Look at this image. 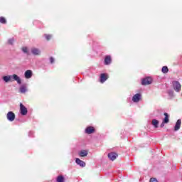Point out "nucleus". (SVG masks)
<instances>
[{
	"mask_svg": "<svg viewBox=\"0 0 182 182\" xmlns=\"http://www.w3.org/2000/svg\"><path fill=\"white\" fill-rule=\"evenodd\" d=\"M12 79L16 80V82H17L18 85H21V83H22V80H21V77H19V76H18V75L16 74L3 77V80L6 82V83H8V82H12Z\"/></svg>",
	"mask_w": 182,
	"mask_h": 182,
	"instance_id": "1",
	"label": "nucleus"
},
{
	"mask_svg": "<svg viewBox=\"0 0 182 182\" xmlns=\"http://www.w3.org/2000/svg\"><path fill=\"white\" fill-rule=\"evenodd\" d=\"M173 87L176 92H179L180 90H181V85L178 81L173 82Z\"/></svg>",
	"mask_w": 182,
	"mask_h": 182,
	"instance_id": "2",
	"label": "nucleus"
},
{
	"mask_svg": "<svg viewBox=\"0 0 182 182\" xmlns=\"http://www.w3.org/2000/svg\"><path fill=\"white\" fill-rule=\"evenodd\" d=\"M20 112L22 116H26L28 114V109L25 107L23 103L20 104Z\"/></svg>",
	"mask_w": 182,
	"mask_h": 182,
	"instance_id": "3",
	"label": "nucleus"
},
{
	"mask_svg": "<svg viewBox=\"0 0 182 182\" xmlns=\"http://www.w3.org/2000/svg\"><path fill=\"white\" fill-rule=\"evenodd\" d=\"M153 82V80L151 77H148L142 80L141 85L144 86H146L147 85H151V82Z\"/></svg>",
	"mask_w": 182,
	"mask_h": 182,
	"instance_id": "4",
	"label": "nucleus"
},
{
	"mask_svg": "<svg viewBox=\"0 0 182 182\" xmlns=\"http://www.w3.org/2000/svg\"><path fill=\"white\" fill-rule=\"evenodd\" d=\"M7 120L9 122H14L15 120V113L14 112H9L6 115Z\"/></svg>",
	"mask_w": 182,
	"mask_h": 182,
	"instance_id": "5",
	"label": "nucleus"
},
{
	"mask_svg": "<svg viewBox=\"0 0 182 182\" xmlns=\"http://www.w3.org/2000/svg\"><path fill=\"white\" fill-rule=\"evenodd\" d=\"M140 99H141V95L140 94H136L132 97V101L134 103H139L140 102Z\"/></svg>",
	"mask_w": 182,
	"mask_h": 182,
	"instance_id": "6",
	"label": "nucleus"
},
{
	"mask_svg": "<svg viewBox=\"0 0 182 182\" xmlns=\"http://www.w3.org/2000/svg\"><path fill=\"white\" fill-rule=\"evenodd\" d=\"M75 163L80 167H86V163L80 160L79 158L75 159Z\"/></svg>",
	"mask_w": 182,
	"mask_h": 182,
	"instance_id": "7",
	"label": "nucleus"
},
{
	"mask_svg": "<svg viewBox=\"0 0 182 182\" xmlns=\"http://www.w3.org/2000/svg\"><path fill=\"white\" fill-rule=\"evenodd\" d=\"M108 158L109 159V160H112V161H114V160H116V159H117V154L114 152H111L108 154Z\"/></svg>",
	"mask_w": 182,
	"mask_h": 182,
	"instance_id": "8",
	"label": "nucleus"
},
{
	"mask_svg": "<svg viewBox=\"0 0 182 182\" xmlns=\"http://www.w3.org/2000/svg\"><path fill=\"white\" fill-rule=\"evenodd\" d=\"M31 53H33L36 56H38L41 55V50L39 48H31Z\"/></svg>",
	"mask_w": 182,
	"mask_h": 182,
	"instance_id": "9",
	"label": "nucleus"
},
{
	"mask_svg": "<svg viewBox=\"0 0 182 182\" xmlns=\"http://www.w3.org/2000/svg\"><path fill=\"white\" fill-rule=\"evenodd\" d=\"M180 127H181V119H178L174 127L175 132L180 130Z\"/></svg>",
	"mask_w": 182,
	"mask_h": 182,
	"instance_id": "10",
	"label": "nucleus"
},
{
	"mask_svg": "<svg viewBox=\"0 0 182 182\" xmlns=\"http://www.w3.org/2000/svg\"><path fill=\"white\" fill-rule=\"evenodd\" d=\"M24 76L26 79H31L32 77V70H28L25 72Z\"/></svg>",
	"mask_w": 182,
	"mask_h": 182,
	"instance_id": "11",
	"label": "nucleus"
},
{
	"mask_svg": "<svg viewBox=\"0 0 182 182\" xmlns=\"http://www.w3.org/2000/svg\"><path fill=\"white\" fill-rule=\"evenodd\" d=\"M107 80V74L102 73L100 75V82L101 83H105V81Z\"/></svg>",
	"mask_w": 182,
	"mask_h": 182,
	"instance_id": "12",
	"label": "nucleus"
},
{
	"mask_svg": "<svg viewBox=\"0 0 182 182\" xmlns=\"http://www.w3.org/2000/svg\"><path fill=\"white\" fill-rule=\"evenodd\" d=\"M95 132V128H93L92 127H88L85 129V133H87V134H92V133Z\"/></svg>",
	"mask_w": 182,
	"mask_h": 182,
	"instance_id": "13",
	"label": "nucleus"
},
{
	"mask_svg": "<svg viewBox=\"0 0 182 182\" xmlns=\"http://www.w3.org/2000/svg\"><path fill=\"white\" fill-rule=\"evenodd\" d=\"M112 63V57L107 55L105 58V65H110Z\"/></svg>",
	"mask_w": 182,
	"mask_h": 182,
	"instance_id": "14",
	"label": "nucleus"
},
{
	"mask_svg": "<svg viewBox=\"0 0 182 182\" xmlns=\"http://www.w3.org/2000/svg\"><path fill=\"white\" fill-rule=\"evenodd\" d=\"M87 154H88V152H87V151H86V150H82V151H80V153H79V156H80V157H86V156H87Z\"/></svg>",
	"mask_w": 182,
	"mask_h": 182,
	"instance_id": "15",
	"label": "nucleus"
},
{
	"mask_svg": "<svg viewBox=\"0 0 182 182\" xmlns=\"http://www.w3.org/2000/svg\"><path fill=\"white\" fill-rule=\"evenodd\" d=\"M151 124L155 127V129H157V127H159V121L157 119H153Z\"/></svg>",
	"mask_w": 182,
	"mask_h": 182,
	"instance_id": "16",
	"label": "nucleus"
},
{
	"mask_svg": "<svg viewBox=\"0 0 182 182\" xmlns=\"http://www.w3.org/2000/svg\"><path fill=\"white\" fill-rule=\"evenodd\" d=\"M57 182H65V177L63 176H58L56 178Z\"/></svg>",
	"mask_w": 182,
	"mask_h": 182,
	"instance_id": "17",
	"label": "nucleus"
},
{
	"mask_svg": "<svg viewBox=\"0 0 182 182\" xmlns=\"http://www.w3.org/2000/svg\"><path fill=\"white\" fill-rule=\"evenodd\" d=\"M165 118L163 120V123H168L169 119H168V114L166 112L164 113Z\"/></svg>",
	"mask_w": 182,
	"mask_h": 182,
	"instance_id": "18",
	"label": "nucleus"
},
{
	"mask_svg": "<svg viewBox=\"0 0 182 182\" xmlns=\"http://www.w3.org/2000/svg\"><path fill=\"white\" fill-rule=\"evenodd\" d=\"M26 87L25 85H21L20 87V92L21 93H25L26 92Z\"/></svg>",
	"mask_w": 182,
	"mask_h": 182,
	"instance_id": "19",
	"label": "nucleus"
},
{
	"mask_svg": "<svg viewBox=\"0 0 182 182\" xmlns=\"http://www.w3.org/2000/svg\"><path fill=\"white\" fill-rule=\"evenodd\" d=\"M22 51L23 52V53H27V55H29V50L27 47H23Z\"/></svg>",
	"mask_w": 182,
	"mask_h": 182,
	"instance_id": "20",
	"label": "nucleus"
},
{
	"mask_svg": "<svg viewBox=\"0 0 182 182\" xmlns=\"http://www.w3.org/2000/svg\"><path fill=\"white\" fill-rule=\"evenodd\" d=\"M162 73H168V68H167V66H164L162 68Z\"/></svg>",
	"mask_w": 182,
	"mask_h": 182,
	"instance_id": "21",
	"label": "nucleus"
},
{
	"mask_svg": "<svg viewBox=\"0 0 182 182\" xmlns=\"http://www.w3.org/2000/svg\"><path fill=\"white\" fill-rule=\"evenodd\" d=\"M0 23H6V19L4 17H0Z\"/></svg>",
	"mask_w": 182,
	"mask_h": 182,
	"instance_id": "22",
	"label": "nucleus"
},
{
	"mask_svg": "<svg viewBox=\"0 0 182 182\" xmlns=\"http://www.w3.org/2000/svg\"><path fill=\"white\" fill-rule=\"evenodd\" d=\"M44 36L47 41H50V38H52V35L49 34H45Z\"/></svg>",
	"mask_w": 182,
	"mask_h": 182,
	"instance_id": "23",
	"label": "nucleus"
},
{
	"mask_svg": "<svg viewBox=\"0 0 182 182\" xmlns=\"http://www.w3.org/2000/svg\"><path fill=\"white\" fill-rule=\"evenodd\" d=\"M14 38L9 39L8 41L9 45H14Z\"/></svg>",
	"mask_w": 182,
	"mask_h": 182,
	"instance_id": "24",
	"label": "nucleus"
},
{
	"mask_svg": "<svg viewBox=\"0 0 182 182\" xmlns=\"http://www.w3.org/2000/svg\"><path fill=\"white\" fill-rule=\"evenodd\" d=\"M149 182H159L156 178H151Z\"/></svg>",
	"mask_w": 182,
	"mask_h": 182,
	"instance_id": "25",
	"label": "nucleus"
},
{
	"mask_svg": "<svg viewBox=\"0 0 182 182\" xmlns=\"http://www.w3.org/2000/svg\"><path fill=\"white\" fill-rule=\"evenodd\" d=\"M50 63H53V62H55V58H53V57H50Z\"/></svg>",
	"mask_w": 182,
	"mask_h": 182,
	"instance_id": "26",
	"label": "nucleus"
},
{
	"mask_svg": "<svg viewBox=\"0 0 182 182\" xmlns=\"http://www.w3.org/2000/svg\"><path fill=\"white\" fill-rule=\"evenodd\" d=\"M169 96H173V91H168Z\"/></svg>",
	"mask_w": 182,
	"mask_h": 182,
	"instance_id": "27",
	"label": "nucleus"
},
{
	"mask_svg": "<svg viewBox=\"0 0 182 182\" xmlns=\"http://www.w3.org/2000/svg\"><path fill=\"white\" fill-rule=\"evenodd\" d=\"M161 127H164V123L162 122V124H161Z\"/></svg>",
	"mask_w": 182,
	"mask_h": 182,
	"instance_id": "28",
	"label": "nucleus"
}]
</instances>
